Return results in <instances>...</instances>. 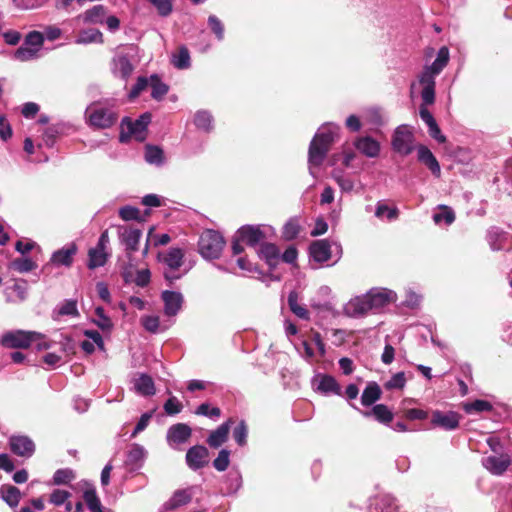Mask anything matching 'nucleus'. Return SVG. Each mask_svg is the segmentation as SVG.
<instances>
[{
  "instance_id": "nucleus-7",
  "label": "nucleus",
  "mask_w": 512,
  "mask_h": 512,
  "mask_svg": "<svg viewBox=\"0 0 512 512\" xmlns=\"http://www.w3.org/2000/svg\"><path fill=\"white\" fill-rule=\"evenodd\" d=\"M414 134L407 125L398 126L392 136V148L402 156L411 154L414 150Z\"/></svg>"
},
{
  "instance_id": "nucleus-17",
  "label": "nucleus",
  "mask_w": 512,
  "mask_h": 512,
  "mask_svg": "<svg viewBox=\"0 0 512 512\" xmlns=\"http://www.w3.org/2000/svg\"><path fill=\"white\" fill-rule=\"evenodd\" d=\"M161 298L164 302V312L167 316H175L181 309L183 296L179 292L165 290Z\"/></svg>"
},
{
  "instance_id": "nucleus-34",
  "label": "nucleus",
  "mask_w": 512,
  "mask_h": 512,
  "mask_svg": "<svg viewBox=\"0 0 512 512\" xmlns=\"http://www.w3.org/2000/svg\"><path fill=\"white\" fill-rule=\"evenodd\" d=\"M318 390L322 393L341 395V387L333 376L323 375L320 379Z\"/></svg>"
},
{
  "instance_id": "nucleus-31",
  "label": "nucleus",
  "mask_w": 512,
  "mask_h": 512,
  "mask_svg": "<svg viewBox=\"0 0 512 512\" xmlns=\"http://www.w3.org/2000/svg\"><path fill=\"white\" fill-rule=\"evenodd\" d=\"M184 252L180 248H171L163 258L170 270H178L183 265Z\"/></svg>"
},
{
  "instance_id": "nucleus-27",
  "label": "nucleus",
  "mask_w": 512,
  "mask_h": 512,
  "mask_svg": "<svg viewBox=\"0 0 512 512\" xmlns=\"http://www.w3.org/2000/svg\"><path fill=\"white\" fill-rule=\"evenodd\" d=\"M192 500V495L185 489L177 490L173 496L165 503L166 510H176L177 508L187 505Z\"/></svg>"
},
{
  "instance_id": "nucleus-49",
  "label": "nucleus",
  "mask_w": 512,
  "mask_h": 512,
  "mask_svg": "<svg viewBox=\"0 0 512 512\" xmlns=\"http://www.w3.org/2000/svg\"><path fill=\"white\" fill-rule=\"evenodd\" d=\"M301 227L296 219H290L283 228V236L287 240L295 239L300 233Z\"/></svg>"
},
{
  "instance_id": "nucleus-32",
  "label": "nucleus",
  "mask_w": 512,
  "mask_h": 512,
  "mask_svg": "<svg viewBox=\"0 0 512 512\" xmlns=\"http://www.w3.org/2000/svg\"><path fill=\"white\" fill-rule=\"evenodd\" d=\"M136 391L143 396H152L155 394V385L152 377L142 374L135 382Z\"/></svg>"
},
{
  "instance_id": "nucleus-43",
  "label": "nucleus",
  "mask_w": 512,
  "mask_h": 512,
  "mask_svg": "<svg viewBox=\"0 0 512 512\" xmlns=\"http://www.w3.org/2000/svg\"><path fill=\"white\" fill-rule=\"evenodd\" d=\"M83 499L90 511L102 506L94 487H90L84 491Z\"/></svg>"
},
{
  "instance_id": "nucleus-45",
  "label": "nucleus",
  "mask_w": 512,
  "mask_h": 512,
  "mask_svg": "<svg viewBox=\"0 0 512 512\" xmlns=\"http://www.w3.org/2000/svg\"><path fill=\"white\" fill-rule=\"evenodd\" d=\"M230 465V451L227 449H222L218 453V456L213 461V467L219 471L223 472L227 470Z\"/></svg>"
},
{
  "instance_id": "nucleus-22",
  "label": "nucleus",
  "mask_w": 512,
  "mask_h": 512,
  "mask_svg": "<svg viewBox=\"0 0 512 512\" xmlns=\"http://www.w3.org/2000/svg\"><path fill=\"white\" fill-rule=\"evenodd\" d=\"M77 252L75 244H71L68 247H64L55 251L50 259V262L57 266L70 267L73 263V257Z\"/></svg>"
},
{
  "instance_id": "nucleus-10",
  "label": "nucleus",
  "mask_w": 512,
  "mask_h": 512,
  "mask_svg": "<svg viewBox=\"0 0 512 512\" xmlns=\"http://www.w3.org/2000/svg\"><path fill=\"white\" fill-rule=\"evenodd\" d=\"M393 300V295L390 291H376L367 294L365 299L361 302L359 312L366 313L371 309H378L389 304Z\"/></svg>"
},
{
  "instance_id": "nucleus-16",
  "label": "nucleus",
  "mask_w": 512,
  "mask_h": 512,
  "mask_svg": "<svg viewBox=\"0 0 512 512\" xmlns=\"http://www.w3.org/2000/svg\"><path fill=\"white\" fill-rule=\"evenodd\" d=\"M417 156L418 161L424 164L435 177L441 176L440 164L427 146L420 144L417 147Z\"/></svg>"
},
{
  "instance_id": "nucleus-58",
  "label": "nucleus",
  "mask_w": 512,
  "mask_h": 512,
  "mask_svg": "<svg viewBox=\"0 0 512 512\" xmlns=\"http://www.w3.org/2000/svg\"><path fill=\"white\" fill-rule=\"evenodd\" d=\"M424 103L420 106L419 114L421 119L428 125L432 121H434V117L431 112L428 110L427 105H432L434 103L435 98H423Z\"/></svg>"
},
{
  "instance_id": "nucleus-55",
  "label": "nucleus",
  "mask_w": 512,
  "mask_h": 512,
  "mask_svg": "<svg viewBox=\"0 0 512 512\" xmlns=\"http://www.w3.org/2000/svg\"><path fill=\"white\" fill-rule=\"evenodd\" d=\"M406 384V377L404 372H398L392 376V378L385 383V388L388 390L392 389H403Z\"/></svg>"
},
{
  "instance_id": "nucleus-24",
  "label": "nucleus",
  "mask_w": 512,
  "mask_h": 512,
  "mask_svg": "<svg viewBox=\"0 0 512 512\" xmlns=\"http://www.w3.org/2000/svg\"><path fill=\"white\" fill-rule=\"evenodd\" d=\"M358 151L367 157L374 158L379 155L380 144L370 136L361 137L355 142Z\"/></svg>"
},
{
  "instance_id": "nucleus-18",
  "label": "nucleus",
  "mask_w": 512,
  "mask_h": 512,
  "mask_svg": "<svg viewBox=\"0 0 512 512\" xmlns=\"http://www.w3.org/2000/svg\"><path fill=\"white\" fill-rule=\"evenodd\" d=\"M232 423L233 419L230 418L212 431L206 440L207 444L214 449L221 447L228 440Z\"/></svg>"
},
{
  "instance_id": "nucleus-41",
  "label": "nucleus",
  "mask_w": 512,
  "mask_h": 512,
  "mask_svg": "<svg viewBox=\"0 0 512 512\" xmlns=\"http://www.w3.org/2000/svg\"><path fill=\"white\" fill-rule=\"evenodd\" d=\"M145 160L150 164H161L163 162V150L158 146L147 145Z\"/></svg>"
},
{
  "instance_id": "nucleus-46",
  "label": "nucleus",
  "mask_w": 512,
  "mask_h": 512,
  "mask_svg": "<svg viewBox=\"0 0 512 512\" xmlns=\"http://www.w3.org/2000/svg\"><path fill=\"white\" fill-rule=\"evenodd\" d=\"M150 87L152 89L151 96H164L169 90L168 86L156 74L151 75Z\"/></svg>"
},
{
  "instance_id": "nucleus-30",
  "label": "nucleus",
  "mask_w": 512,
  "mask_h": 512,
  "mask_svg": "<svg viewBox=\"0 0 512 512\" xmlns=\"http://www.w3.org/2000/svg\"><path fill=\"white\" fill-rule=\"evenodd\" d=\"M2 499L12 508L16 507L21 499L20 490L13 485H2L0 488Z\"/></svg>"
},
{
  "instance_id": "nucleus-37",
  "label": "nucleus",
  "mask_w": 512,
  "mask_h": 512,
  "mask_svg": "<svg viewBox=\"0 0 512 512\" xmlns=\"http://www.w3.org/2000/svg\"><path fill=\"white\" fill-rule=\"evenodd\" d=\"M38 48H33L23 43L15 52L14 59L26 62L35 59L38 56Z\"/></svg>"
},
{
  "instance_id": "nucleus-53",
  "label": "nucleus",
  "mask_w": 512,
  "mask_h": 512,
  "mask_svg": "<svg viewBox=\"0 0 512 512\" xmlns=\"http://www.w3.org/2000/svg\"><path fill=\"white\" fill-rule=\"evenodd\" d=\"M44 42V35L38 31H32L27 34L24 40V44L31 46L33 48H38L40 51Z\"/></svg>"
},
{
  "instance_id": "nucleus-48",
  "label": "nucleus",
  "mask_w": 512,
  "mask_h": 512,
  "mask_svg": "<svg viewBox=\"0 0 512 512\" xmlns=\"http://www.w3.org/2000/svg\"><path fill=\"white\" fill-rule=\"evenodd\" d=\"M439 209L442 210L441 213H436L433 216V220L435 223H440L442 220L446 222V224L450 225L455 221V213L454 211L446 206V205H440Z\"/></svg>"
},
{
  "instance_id": "nucleus-50",
  "label": "nucleus",
  "mask_w": 512,
  "mask_h": 512,
  "mask_svg": "<svg viewBox=\"0 0 512 512\" xmlns=\"http://www.w3.org/2000/svg\"><path fill=\"white\" fill-rule=\"evenodd\" d=\"M208 26L211 29V31L215 34L216 38L221 41L224 39V25L221 22V20L215 16L210 15L208 17Z\"/></svg>"
},
{
  "instance_id": "nucleus-44",
  "label": "nucleus",
  "mask_w": 512,
  "mask_h": 512,
  "mask_svg": "<svg viewBox=\"0 0 512 512\" xmlns=\"http://www.w3.org/2000/svg\"><path fill=\"white\" fill-rule=\"evenodd\" d=\"M375 215L378 218L386 216L388 220L392 221L398 218L399 210L396 207L390 208L386 204L379 202L376 207Z\"/></svg>"
},
{
  "instance_id": "nucleus-29",
  "label": "nucleus",
  "mask_w": 512,
  "mask_h": 512,
  "mask_svg": "<svg viewBox=\"0 0 512 512\" xmlns=\"http://www.w3.org/2000/svg\"><path fill=\"white\" fill-rule=\"evenodd\" d=\"M260 257L265 259L270 267H275L279 261V249L275 244L263 243L259 251Z\"/></svg>"
},
{
  "instance_id": "nucleus-56",
  "label": "nucleus",
  "mask_w": 512,
  "mask_h": 512,
  "mask_svg": "<svg viewBox=\"0 0 512 512\" xmlns=\"http://www.w3.org/2000/svg\"><path fill=\"white\" fill-rule=\"evenodd\" d=\"M197 415H203L210 418H216L221 415V410L218 407H210L208 403H202L197 407L195 412Z\"/></svg>"
},
{
  "instance_id": "nucleus-33",
  "label": "nucleus",
  "mask_w": 512,
  "mask_h": 512,
  "mask_svg": "<svg viewBox=\"0 0 512 512\" xmlns=\"http://www.w3.org/2000/svg\"><path fill=\"white\" fill-rule=\"evenodd\" d=\"M171 63L177 69H188L191 65V59L187 47L181 46L176 53L172 54Z\"/></svg>"
},
{
  "instance_id": "nucleus-51",
  "label": "nucleus",
  "mask_w": 512,
  "mask_h": 512,
  "mask_svg": "<svg viewBox=\"0 0 512 512\" xmlns=\"http://www.w3.org/2000/svg\"><path fill=\"white\" fill-rule=\"evenodd\" d=\"M95 314L99 317V320H95L94 323L102 330V331H110L113 327V323L111 319L105 315L104 308L97 307L95 309Z\"/></svg>"
},
{
  "instance_id": "nucleus-40",
  "label": "nucleus",
  "mask_w": 512,
  "mask_h": 512,
  "mask_svg": "<svg viewBox=\"0 0 512 512\" xmlns=\"http://www.w3.org/2000/svg\"><path fill=\"white\" fill-rule=\"evenodd\" d=\"M11 268L19 273H27L36 269L37 264L30 258H16L11 262Z\"/></svg>"
},
{
  "instance_id": "nucleus-63",
  "label": "nucleus",
  "mask_w": 512,
  "mask_h": 512,
  "mask_svg": "<svg viewBox=\"0 0 512 512\" xmlns=\"http://www.w3.org/2000/svg\"><path fill=\"white\" fill-rule=\"evenodd\" d=\"M142 324L147 331L156 333L159 328L160 320L157 316H145L142 319Z\"/></svg>"
},
{
  "instance_id": "nucleus-8",
  "label": "nucleus",
  "mask_w": 512,
  "mask_h": 512,
  "mask_svg": "<svg viewBox=\"0 0 512 512\" xmlns=\"http://www.w3.org/2000/svg\"><path fill=\"white\" fill-rule=\"evenodd\" d=\"M86 115L92 126L102 129L111 127L117 120V115L106 108L89 107L86 110Z\"/></svg>"
},
{
  "instance_id": "nucleus-36",
  "label": "nucleus",
  "mask_w": 512,
  "mask_h": 512,
  "mask_svg": "<svg viewBox=\"0 0 512 512\" xmlns=\"http://www.w3.org/2000/svg\"><path fill=\"white\" fill-rule=\"evenodd\" d=\"M288 305L290 310L301 319H309L308 310L298 304V294L295 291H291L288 295Z\"/></svg>"
},
{
  "instance_id": "nucleus-14",
  "label": "nucleus",
  "mask_w": 512,
  "mask_h": 512,
  "mask_svg": "<svg viewBox=\"0 0 512 512\" xmlns=\"http://www.w3.org/2000/svg\"><path fill=\"white\" fill-rule=\"evenodd\" d=\"M511 465L508 454L491 455L484 459V466L494 475H502Z\"/></svg>"
},
{
  "instance_id": "nucleus-21",
  "label": "nucleus",
  "mask_w": 512,
  "mask_h": 512,
  "mask_svg": "<svg viewBox=\"0 0 512 512\" xmlns=\"http://www.w3.org/2000/svg\"><path fill=\"white\" fill-rule=\"evenodd\" d=\"M192 435V429L185 423L172 425L167 432V441L171 444H182L188 441Z\"/></svg>"
},
{
  "instance_id": "nucleus-47",
  "label": "nucleus",
  "mask_w": 512,
  "mask_h": 512,
  "mask_svg": "<svg viewBox=\"0 0 512 512\" xmlns=\"http://www.w3.org/2000/svg\"><path fill=\"white\" fill-rule=\"evenodd\" d=\"M75 478L73 470L69 468L58 469L53 475V482L56 485L68 484Z\"/></svg>"
},
{
  "instance_id": "nucleus-23",
  "label": "nucleus",
  "mask_w": 512,
  "mask_h": 512,
  "mask_svg": "<svg viewBox=\"0 0 512 512\" xmlns=\"http://www.w3.org/2000/svg\"><path fill=\"white\" fill-rule=\"evenodd\" d=\"M362 414L366 418L374 417L376 421L384 425L390 424L394 418L392 411L385 404H376L371 410L363 411Z\"/></svg>"
},
{
  "instance_id": "nucleus-61",
  "label": "nucleus",
  "mask_w": 512,
  "mask_h": 512,
  "mask_svg": "<svg viewBox=\"0 0 512 512\" xmlns=\"http://www.w3.org/2000/svg\"><path fill=\"white\" fill-rule=\"evenodd\" d=\"M58 313L59 315L78 316L77 302L75 300H66Z\"/></svg>"
},
{
  "instance_id": "nucleus-12",
  "label": "nucleus",
  "mask_w": 512,
  "mask_h": 512,
  "mask_svg": "<svg viewBox=\"0 0 512 512\" xmlns=\"http://www.w3.org/2000/svg\"><path fill=\"white\" fill-rule=\"evenodd\" d=\"M186 463L192 470H199L209 464V451L203 445H195L186 453Z\"/></svg>"
},
{
  "instance_id": "nucleus-4",
  "label": "nucleus",
  "mask_w": 512,
  "mask_h": 512,
  "mask_svg": "<svg viewBox=\"0 0 512 512\" xmlns=\"http://www.w3.org/2000/svg\"><path fill=\"white\" fill-rule=\"evenodd\" d=\"M224 245L225 240L218 231L207 229L199 237L198 251L206 259H217Z\"/></svg>"
},
{
  "instance_id": "nucleus-9",
  "label": "nucleus",
  "mask_w": 512,
  "mask_h": 512,
  "mask_svg": "<svg viewBox=\"0 0 512 512\" xmlns=\"http://www.w3.org/2000/svg\"><path fill=\"white\" fill-rule=\"evenodd\" d=\"M8 444L11 452L20 457L30 458L35 452V443L25 435H12Z\"/></svg>"
},
{
  "instance_id": "nucleus-11",
  "label": "nucleus",
  "mask_w": 512,
  "mask_h": 512,
  "mask_svg": "<svg viewBox=\"0 0 512 512\" xmlns=\"http://www.w3.org/2000/svg\"><path fill=\"white\" fill-rule=\"evenodd\" d=\"M122 232L120 233V238L122 242L126 246V254L128 260H132V253L138 250V245L140 238L142 236V231L139 228H136L132 225H126L120 227Z\"/></svg>"
},
{
  "instance_id": "nucleus-25",
  "label": "nucleus",
  "mask_w": 512,
  "mask_h": 512,
  "mask_svg": "<svg viewBox=\"0 0 512 512\" xmlns=\"http://www.w3.org/2000/svg\"><path fill=\"white\" fill-rule=\"evenodd\" d=\"M145 454L146 452L141 445L137 443L132 444L129 451L127 452L125 465L131 470L140 468L143 464Z\"/></svg>"
},
{
  "instance_id": "nucleus-59",
  "label": "nucleus",
  "mask_w": 512,
  "mask_h": 512,
  "mask_svg": "<svg viewBox=\"0 0 512 512\" xmlns=\"http://www.w3.org/2000/svg\"><path fill=\"white\" fill-rule=\"evenodd\" d=\"M150 82L151 76L149 78L138 77L128 96H138L140 93L145 91L147 87H150Z\"/></svg>"
},
{
  "instance_id": "nucleus-35",
  "label": "nucleus",
  "mask_w": 512,
  "mask_h": 512,
  "mask_svg": "<svg viewBox=\"0 0 512 512\" xmlns=\"http://www.w3.org/2000/svg\"><path fill=\"white\" fill-rule=\"evenodd\" d=\"M88 268L95 269L104 266L107 261V254L105 251L97 248H91L88 252Z\"/></svg>"
},
{
  "instance_id": "nucleus-42",
  "label": "nucleus",
  "mask_w": 512,
  "mask_h": 512,
  "mask_svg": "<svg viewBox=\"0 0 512 512\" xmlns=\"http://www.w3.org/2000/svg\"><path fill=\"white\" fill-rule=\"evenodd\" d=\"M119 216L124 221L135 220L138 222H143L144 219L140 215V210L133 206H124L119 209Z\"/></svg>"
},
{
  "instance_id": "nucleus-52",
  "label": "nucleus",
  "mask_w": 512,
  "mask_h": 512,
  "mask_svg": "<svg viewBox=\"0 0 512 512\" xmlns=\"http://www.w3.org/2000/svg\"><path fill=\"white\" fill-rule=\"evenodd\" d=\"M150 3L156 8L158 14L162 17H167L173 10L172 0H149Z\"/></svg>"
},
{
  "instance_id": "nucleus-26",
  "label": "nucleus",
  "mask_w": 512,
  "mask_h": 512,
  "mask_svg": "<svg viewBox=\"0 0 512 512\" xmlns=\"http://www.w3.org/2000/svg\"><path fill=\"white\" fill-rule=\"evenodd\" d=\"M382 390L376 382H370L363 390L361 395V403L365 407L373 405L381 399Z\"/></svg>"
},
{
  "instance_id": "nucleus-54",
  "label": "nucleus",
  "mask_w": 512,
  "mask_h": 512,
  "mask_svg": "<svg viewBox=\"0 0 512 512\" xmlns=\"http://www.w3.org/2000/svg\"><path fill=\"white\" fill-rule=\"evenodd\" d=\"M248 429L246 423L242 420L233 430V438L238 445L243 446L246 444Z\"/></svg>"
},
{
  "instance_id": "nucleus-1",
  "label": "nucleus",
  "mask_w": 512,
  "mask_h": 512,
  "mask_svg": "<svg viewBox=\"0 0 512 512\" xmlns=\"http://www.w3.org/2000/svg\"><path fill=\"white\" fill-rule=\"evenodd\" d=\"M449 59V49L442 46L433 63L425 66L417 80L411 84L412 96H435V78L447 66Z\"/></svg>"
},
{
  "instance_id": "nucleus-20",
  "label": "nucleus",
  "mask_w": 512,
  "mask_h": 512,
  "mask_svg": "<svg viewBox=\"0 0 512 512\" xmlns=\"http://www.w3.org/2000/svg\"><path fill=\"white\" fill-rule=\"evenodd\" d=\"M107 9L103 5H95L91 9L79 14L76 20L83 24H104Z\"/></svg>"
},
{
  "instance_id": "nucleus-3",
  "label": "nucleus",
  "mask_w": 512,
  "mask_h": 512,
  "mask_svg": "<svg viewBox=\"0 0 512 512\" xmlns=\"http://www.w3.org/2000/svg\"><path fill=\"white\" fill-rule=\"evenodd\" d=\"M151 114L146 112L140 115L136 120L125 117L121 122L120 142L125 143L130 138L143 142L147 138V127L151 122Z\"/></svg>"
},
{
  "instance_id": "nucleus-39",
  "label": "nucleus",
  "mask_w": 512,
  "mask_h": 512,
  "mask_svg": "<svg viewBox=\"0 0 512 512\" xmlns=\"http://www.w3.org/2000/svg\"><path fill=\"white\" fill-rule=\"evenodd\" d=\"M463 408L466 413L471 414L474 412L481 413L485 411H492L493 406L489 401L478 399L473 402L464 404Z\"/></svg>"
},
{
  "instance_id": "nucleus-57",
  "label": "nucleus",
  "mask_w": 512,
  "mask_h": 512,
  "mask_svg": "<svg viewBox=\"0 0 512 512\" xmlns=\"http://www.w3.org/2000/svg\"><path fill=\"white\" fill-rule=\"evenodd\" d=\"M163 408L167 415H175L182 411L183 405L176 397L172 396L164 403Z\"/></svg>"
},
{
  "instance_id": "nucleus-2",
  "label": "nucleus",
  "mask_w": 512,
  "mask_h": 512,
  "mask_svg": "<svg viewBox=\"0 0 512 512\" xmlns=\"http://www.w3.org/2000/svg\"><path fill=\"white\" fill-rule=\"evenodd\" d=\"M336 136V132L329 127H323L314 135L308 151L310 164L320 166L323 163L327 153L335 142Z\"/></svg>"
},
{
  "instance_id": "nucleus-60",
  "label": "nucleus",
  "mask_w": 512,
  "mask_h": 512,
  "mask_svg": "<svg viewBox=\"0 0 512 512\" xmlns=\"http://www.w3.org/2000/svg\"><path fill=\"white\" fill-rule=\"evenodd\" d=\"M71 493L66 490L56 489L50 495V502L56 506H60L66 502Z\"/></svg>"
},
{
  "instance_id": "nucleus-13",
  "label": "nucleus",
  "mask_w": 512,
  "mask_h": 512,
  "mask_svg": "<svg viewBox=\"0 0 512 512\" xmlns=\"http://www.w3.org/2000/svg\"><path fill=\"white\" fill-rule=\"evenodd\" d=\"M460 415L456 412H441L436 410L432 413L431 424L444 430H454L459 426Z\"/></svg>"
},
{
  "instance_id": "nucleus-38",
  "label": "nucleus",
  "mask_w": 512,
  "mask_h": 512,
  "mask_svg": "<svg viewBox=\"0 0 512 512\" xmlns=\"http://www.w3.org/2000/svg\"><path fill=\"white\" fill-rule=\"evenodd\" d=\"M212 121V115L207 111H198L194 117V123L197 128L202 129L205 132H210L212 130Z\"/></svg>"
},
{
  "instance_id": "nucleus-5",
  "label": "nucleus",
  "mask_w": 512,
  "mask_h": 512,
  "mask_svg": "<svg viewBox=\"0 0 512 512\" xmlns=\"http://www.w3.org/2000/svg\"><path fill=\"white\" fill-rule=\"evenodd\" d=\"M134 58L135 55L132 48L128 51H117L111 60L112 74L115 77L127 80L135 69Z\"/></svg>"
},
{
  "instance_id": "nucleus-15",
  "label": "nucleus",
  "mask_w": 512,
  "mask_h": 512,
  "mask_svg": "<svg viewBox=\"0 0 512 512\" xmlns=\"http://www.w3.org/2000/svg\"><path fill=\"white\" fill-rule=\"evenodd\" d=\"M239 240L248 246H256L265 239V233L258 226L244 225L237 231Z\"/></svg>"
},
{
  "instance_id": "nucleus-6",
  "label": "nucleus",
  "mask_w": 512,
  "mask_h": 512,
  "mask_svg": "<svg viewBox=\"0 0 512 512\" xmlns=\"http://www.w3.org/2000/svg\"><path fill=\"white\" fill-rule=\"evenodd\" d=\"M40 337L41 334L37 332L16 330L5 333L0 342L6 348L27 349Z\"/></svg>"
},
{
  "instance_id": "nucleus-62",
  "label": "nucleus",
  "mask_w": 512,
  "mask_h": 512,
  "mask_svg": "<svg viewBox=\"0 0 512 512\" xmlns=\"http://www.w3.org/2000/svg\"><path fill=\"white\" fill-rule=\"evenodd\" d=\"M151 273L149 269L138 270L134 283L139 287H146L150 283Z\"/></svg>"
},
{
  "instance_id": "nucleus-64",
  "label": "nucleus",
  "mask_w": 512,
  "mask_h": 512,
  "mask_svg": "<svg viewBox=\"0 0 512 512\" xmlns=\"http://www.w3.org/2000/svg\"><path fill=\"white\" fill-rule=\"evenodd\" d=\"M404 417L408 420L427 419L428 413L422 409L412 408L404 411Z\"/></svg>"
},
{
  "instance_id": "nucleus-19",
  "label": "nucleus",
  "mask_w": 512,
  "mask_h": 512,
  "mask_svg": "<svg viewBox=\"0 0 512 512\" xmlns=\"http://www.w3.org/2000/svg\"><path fill=\"white\" fill-rule=\"evenodd\" d=\"M310 256L318 263H324L331 258V246L328 240H316L309 246Z\"/></svg>"
},
{
  "instance_id": "nucleus-28",
  "label": "nucleus",
  "mask_w": 512,
  "mask_h": 512,
  "mask_svg": "<svg viewBox=\"0 0 512 512\" xmlns=\"http://www.w3.org/2000/svg\"><path fill=\"white\" fill-rule=\"evenodd\" d=\"M103 34L96 28L83 29L79 32L76 43L77 44H90V43H103Z\"/></svg>"
}]
</instances>
